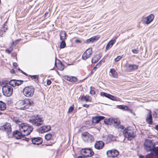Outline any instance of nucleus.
Segmentation results:
<instances>
[{"label":"nucleus","mask_w":158,"mask_h":158,"mask_svg":"<svg viewBox=\"0 0 158 158\" xmlns=\"http://www.w3.org/2000/svg\"><path fill=\"white\" fill-rule=\"evenodd\" d=\"M33 101L31 99L27 98L18 102L16 103V105L19 109L24 110L28 108L30 106L33 105Z\"/></svg>","instance_id":"2"},{"label":"nucleus","mask_w":158,"mask_h":158,"mask_svg":"<svg viewBox=\"0 0 158 158\" xmlns=\"http://www.w3.org/2000/svg\"><path fill=\"white\" fill-rule=\"evenodd\" d=\"M2 91L3 94L6 97L10 96L13 92V88L8 85H5L2 86Z\"/></svg>","instance_id":"4"},{"label":"nucleus","mask_w":158,"mask_h":158,"mask_svg":"<svg viewBox=\"0 0 158 158\" xmlns=\"http://www.w3.org/2000/svg\"><path fill=\"white\" fill-rule=\"evenodd\" d=\"M0 129L2 130L3 131L6 132L9 137L10 136V134L12 136L15 137L17 139H22V138H24V136H25L24 134H22L23 132L17 130L14 131L12 134L11 132V125L9 123L0 126Z\"/></svg>","instance_id":"1"},{"label":"nucleus","mask_w":158,"mask_h":158,"mask_svg":"<svg viewBox=\"0 0 158 158\" xmlns=\"http://www.w3.org/2000/svg\"><path fill=\"white\" fill-rule=\"evenodd\" d=\"M11 72L12 73H15V71L13 69H12L11 70Z\"/></svg>","instance_id":"60"},{"label":"nucleus","mask_w":158,"mask_h":158,"mask_svg":"<svg viewBox=\"0 0 158 158\" xmlns=\"http://www.w3.org/2000/svg\"><path fill=\"white\" fill-rule=\"evenodd\" d=\"M13 48L11 46L9 48L6 49V51L8 54H10L11 53V52L13 51Z\"/></svg>","instance_id":"38"},{"label":"nucleus","mask_w":158,"mask_h":158,"mask_svg":"<svg viewBox=\"0 0 158 158\" xmlns=\"http://www.w3.org/2000/svg\"><path fill=\"white\" fill-rule=\"evenodd\" d=\"M118 36H115L114 38V39L111 40L106 45V52L110 49L112 46L115 42L116 40L117 39Z\"/></svg>","instance_id":"19"},{"label":"nucleus","mask_w":158,"mask_h":158,"mask_svg":"<svg viewBox=\"0 0 158 158\" xmlns=\"http://www.w3.org/2000/svg\"><path fill=\"white\" fill-rule=\"evenodd\" d=\"M99 60V59H96L95 57H94L92 59L91 62L92 63H94L97 62Z\"/></svg>","instance_id":"41"},{"label":"nucleus","mask_w":158,"mask_h":158,"mask_svg":"<svg viewBox=\"0 0 158 158\" xmlns=\"http://www.w3.org/2000/svg\"><path fill=\"white\" fill-rule=\"evenodd\" d=\"M55 65L56 66L57 69L59 70L62 71L64 69V67L62 63L60 62L57 64H56V62L55 63Z\"/></svg>","instance_id":"29"},{"label":"nucleus","mask_w":158,"mask_h":158,"mask_svg":"<svg viewBox=\"0 0 158 158\" xmlns=\"http://www.w3.org/2000/svg\"><path fill=\"white\" fill-rule=\"evenodd\" d=\"M132 51L134 54H137L139 52L138 48L137 49H132Z\"/></svg>","instance_id":"44"},{"label":"nucleus","mask_w":158,"mask_h":158,"mask_svg":"<svg viewBox=\"0 0 158 158\" xmlns=\"http://www.w3.org/2000/svg\"><path fill=\"white\" fill-rule=\"evenodd\" d=\"M155 129L158 131V125H156V126Z\"/></svg>","instance_id":"61"},{"label":"nucleus","mask_w":158,"mask_h":158,"mask_svg":"<svg viewBox=\"0 0 158 158\" xmlns=\"http://www.w3.org/2000/svg\"><path fill=\"white\" fill-rule=\"evenodd\" d=\"M150 153L146 155L145 158H152L153 157L158 156V146L154 147Z\"/></svg>","instance_id":"13"},{"label":"nucleus","mask_w":158,"mask_h":158,"mask_svg":"<svg viewBox=\"0 0 158 158\" xmlns=\"http://www.w3.org/2000/svg\"><path fill=\"white\" fill-rule=\"evenodd\" d=\"M154 17V15L152 14H151L147 17L144 18L143 19L142 21L143 23L148 24L152 21Z\"/></svg>","instance_id":"15"},{"label":"nucleus","mask_w":158,"mask_h":158,"mask_svg":"<svg viewBox=\"0 0 158 158\" xmlns=\"http://www.w3.org/2000/svg\"><path fill=\"white\" fill-rule=\"evenodd\" d=\"M127 71L128 72H131L138 68V66L135 64H126L125 65Z\"/></svg>","instance_id":"16"},{"label":"nucleus","mask_w":158,"mask_h":158,"mask_svg":"<svg viewBox=\"0 0 158 158\" xmlns=\"http://www.w3.org/2000/svg\"><path fill=\"white\" fill-rule=\"evenodd\" d=\"M123 134L125 137L128 138L129 140H131L135 136V134L133 130L128 128H125L123 131Z\"/></svg>","instance_id":"7"},{"label":"nucleus","mask_w":158,"mask_h":158,"mask_svg":"<svg viewBox=\"0 0 158 158\" xmlns=\"http://www.w3.org/2000/svg\"><path fill=\"white\" fill-rule=\"evenodd\" d=\"M106 154L109 157H115L118 155L119 152L117 150L114 149L108 151Z\"/></svg>","instance_id":"12"},{"label":"nucleus","mask_w":158,"mask_h":158,"mask_svg":"<svg viewBox=\"0 0 158 158\" xmlns=\"http://www.w3.org/2000/svg\"><path fill=\"white\" fill-rule=\"evenodd\" d=\"M104 117L99 115L93 117L92 120V123L93 124L98 123L101 120L104 119Z\"/></svg>","instance_id":"22"},{"label":"nucleus","mask_w":158,"mask_h":158,"mask_svg":"<svg viewBox=\"0 0 158 158\" xmlns=\"http://www.w3.org/2000/svg\"><path fill=\"white\" fill-rule=\"evenodd\" d=\"M100 95L101 96H104L113 101H117L118 99V98L105 92H101Z\"/></svg>","instance_id":"17"},{"label":"nucleus","mask_w":158,"mask_h":158,"mask_svg":"<svg viewBox=\"0 0 158 158\" xmlns=\"http://www.w3.org/2000/svg\"><path fill=\"white\" fill-rule=\"evenodd\" d=\"M52 83L51 81L50 80H47V84L48 85H50Z\"/></svg>","instance_id":"50"},{"label":"nucleus","mask_w":158,"mask_h":158,"mask_svg":"<svg viewBox=\"0 0 158 158\" xmlns=\"http://www.w3.org/2000/svg\"><path fill=\"white\" fill-rule=\"evenodd\" d=\"M31 141L34 144L39 145L42 142V139L41 137H33L31 138Z\"/></svg>","instance_id":"21"},{"label":"nucleus","mask_w":158,"mask_h":158,"mask_svg":"<svg viewBox=\"0 0 158 158\" xmlns=\"http://www.w3.org/2000/svg\"><path fill=\"white\" fill-rule=\"evenodd\" d=\"M98 68H99V67H98V66H96H96L94 67L93 69H94V70H95V71H96V70Z\"/></svg>","instance_id":"56"},{"label":"nucleus","mask_w":158,"mask_h":158,"mask_svg":"<svg viewBox=\"0 0 158 158\" xmlns=\"http://www.w3.org/2000/svg\"><path fill=\"white\" fill-rule=\"evenodd\" d=\"M9 84L12 86L15 87L16 86V80L12 79L9 82Z\"/></svg>","instance_id":"32"},{"label":"nucleus","mask_w":158,"mask_h":158,"mask_svg":"<svg viewBox=\"0 0 158 158\" xmlns=\"http://www.w3.org/2000/svg\"><path fill=\"white\" fill-rule=\"evenodd\" d=\"M51 127L50 125L42 126L39 128L37 130L39 133H43L51 130Z\"/></svg>","instance_id":"18"},{"label":"nucleus","mask_w":158,"mask_h":158,"mask_svg":"<svg viewBox=\"0 0 158 158\" xmlns=\"http://www.w3.org/2000/svg\"><path fill=\"white\" fill-rule=\"evenodd\" d=\"M89 93L91 94L94 95L95 94V91L94 90L91 89Z\"/></svg>","instance_id":"46"},{"label":"nucleus","mask_w":158,"mask_h":158,"mask_svg":"<svg viewBox=\"0 0 158 158\" xmlns=\"http://www.w3.org/2000/svg\"><path fill=\"white\" fill-rule=\"evenodd\" d=\"M29 121L33 125L36 126H40L42 125L43 123V120L42 118H40L38 116L30 119Z\"/></svg>","instance_id":"9"},{"label":"nucleus","mask_w":158,"mask_h":158,"mask_svg":"<svg viewBox=\"0 0 158 158\" xmlns=\"http://www.w3.org/2000/svg\"><path fill=\"white\" fill-rule=\"evenodd\" d=\"M118 108L121 109L123 110H127L128 109V107L127 106L120 105L117 106Z\"/></svg>","instance_id":"31"},{"label":"nucleus","mask_w":158,"mask_h":158,"mask_svg":"<svg viewBox=\"0 0 158 158\" xmlns=\"http://www.w3.org/2000/svg\"><path fill=\"white\" fill-rule=\"evenodd\" d=\"M66 45V44L64 40H62L60 43V48H64L65 47Z\"/></svg>","instance_id":"35"},{"label":"nucleus","mask_w":158,"mask_h":158,"mask_svg":"<svg viewBox=\"0 0 158 158\" xmlns=\"http://www.w3.org/2000/svg\"><path fill=\"white\" fill-rule=\"evenodd\" d=\"M20 131L23 132L25 136L28 135L30 134L33 130L32 126L26 123H22L19 126Z\"/></svg>","instance_id":"3"},{"label":"nucleus","mask_w":158,"mask_h":158,"mask_svg":"<svg viewBox=\"0 0 158 158\" xmlns=\"http://www.w3.org/2000/svg\"><path fill=\"white\" fill-rule=\"evenodd\" d=\"M80 98L82 101H85L86 102L88 101L91 102V98L88 95L81 96L80 97Z\"/></svg>","instance_id":"27"},{"label":"nucleus","mask_w":158,"mask_h":158,"mask_svg":"<svg viewBox=\"0 0 158 158\" xmlns=\"http://www.w3.org/2000/svg\"><path fill=\"white\" fill-rule=\"evenodd\" d=\"M104 145V143L102 141H97L94 144V147L97 149L101 150L103 148Z\"/></svg>","instance_id":"20"},{"label":"nucleus","mask_w":158,"mask_h":158,"mask_svg":"<svg viewBox=\"0 0 158 158\" xmlns=\"http://www.w3.org/2000/svg\"><path fill=\"white\" fill-rule=\"evenodd\" d=\"M110 73H111V76L114 78H117L118 76V74L117 72L114 69H110Z\"/></svg>","instance_id":"30"},{"label":"nucleus","mask_w":158,"mask_h":158,"mask_svg":"<svg viewBox=\"0 0 158 158\" xmlns=\"http://www.w3.org/2000/svg\"><path fill=\"white\" fill-rule=\"evenodd\" d=\"M48 14V12H46L44 14V16L45 17Z\"/></svg>","instance_id":"62"},{"label":"nucleus","mask_w":158,"mask_h":158,"mask_svg":"<svg viewBox=\"0 0 158 158\" xmlns=\"http://www.w3.org/2000/svg\"><path fill=\"white\" fill-rule=\"evenodd\" d=\"M20 72L21 73H22L23 74L25 75H27L26 73H25L22 70H21Z\"/></svg>","instance_id":"57"},{"label":"nucleus","mask_w":158,"mask_h":158,"mask_svg":"<svg viewBox=\"0 0 158 158\" xmlns=\"http://www.w3.org/2000/svg\"><path fill=\"white\" fill-rule=\"evenodd\" d=\"M81 154L84 156L89 157L93 156L94 154V152L90 148H85L82 149L80 151Z\"/></svg>","instance_id":"8"},{"label":"nucleus","mask_w":158,"mask_h":158,"mask_svg":"<svg viewBox=\"0 0 158 158\" xmlns=\"http://www.w3.org/2000/svg\"><path fill=\"white\" fill-rule=\"evenodd\" d=\"M112 123L114 124V126L118 130H122L124 129V127L120 125V122L119 119L116 118H112Z\"/></svg>","instance_id":"11"},{"label":"nucleus","mask_w":158,"mask_h":158,"mask_svg":"<svg viewBox=\"0 0 158 158\" xmlns=\"http://www.w3.org/2000/svg\"><path fill=\"white\" fill-rule=\"evenodd\" d=\"M13 66L14 68H16V67L18 66L17 63L16 62H14L13 63Z\"/></svg>","instance_id":"51"},{"label":"nucleus","mask_w":158,"mask_h":158,"mask_svg":"<svg viewBox=\"0 0 158 158\" xmlns=\"http://www.w3.org/2000/svg\"><path fill=\"white\" fill-rule=\"evenodd\" d=\"M154 116L156 118H158V110H157L155 112V114H154Z\"/></svg>","instance_id":"45"},{"label":"nucleus","mask_w":158,"mask_h":158,"mask_svg":"<svg viewBox=\"0 0 158 158\" xmlns=\"http://www.w3.org/2000/svg\"><path fill=\"white\" fill-rule=\"evenodd\" d=\"M2 114H3V113H2V112H1V111H0V115H1Z\"/></svg>","instance_id":"64"},{"label":"nucleus","mask_w":158,"mask_h":158,"mask_svg":"<svg viewBox=\"0 0 158 158\" xmlns=\"http://www.w3.org/2000/svg\"><path fill=\"white\" fill-rule=\"evenodd\" d=\"M15 123H16L18 124L19 125L20 124V123H21L19 121V119H17Z\"/></svg>","instance_id":"55"},{"label":"nucleus","mask_w":158,"mask_h":158,"mask_svg":"<svg viewBox=\"0 0 158 158\" xmlns=\"http://www.w3.org/2000/svg\"><path fill=\"white\" fill-rule=\"evenodd\" d=\"M66 33L65 31H61L60 32V36L61 40H65L66 39Z\"/></svg>","instance_id":"28"},{"label":"nucleus","mask_w":158,"mask_h":158,"mask_svg":"<svg viewBox=\"0 0 158 158\" xmlns=\"http://www.w3.org/2000/svg\"><path fill=\"white\" fill-rule=\"evenodd\" d=\"M92 53V48H89L87 49L85 52L83 54L82 58L84 60H86L89 58Z\"/></svg>","instance_id":"14"},{"label":"nucleus","mask_w":158,"mask_h":158,"mask_svg":"<svg viewBox=\"0 0 158 158\" xmlns=\"http://www.w3.org/2000/svg\"><path fill=\"white\" fill-rule=\"evenodd\" d=\"M18 119L16 118H15L14 117L13 118V120L15 122H16L17 120Z\"/></svg>","instance_id":"59"},{"label":"nucleus","mask_w":158,"mask_h":158,"mask_svg":"<svg viewBox=\"0 0 158 158\" xmlns=\"http://www.w3.org/2000/svg\"><path fill=\"white\" fill-rule=\"evenodd\" d=\"M31 139H30L29 138H27L25 137V136H24V138H22V139L23 140H25V141L28 142L29 140Z\"/></svg>","instance_id":"49"},{"label":"nucleus","mask_w":158,"mask_h":158,"mask_svg":"<svg viewBox=\"0 0 158 158\" xmlns=\"http://www.w3.org/2000/svg\"><path fill=\"white\" fill-rule=\"evenodd\" d=\"M20 40H21L20 39L15 40V41H13L11 43V45H15L20 41Z\"/></svg>","instance_id":"39"},{"label":"nucleus","mask_w":158,"mask_h":158,"mask_svg":"<svg viewBox=\"0 0 158 158\" xmlns=\"http://www.w3.org/2000/svg\"><path fill=\"white\" fill-rule=\"evenodd\" d=\"M10 81L8 80H4L2 81V84L3 85H8V84H9V82Z\"/></svg>","instance_id":"43"},{"label":"nucleus","mask_w":158,"mask_h":158,"mask_svg":"<svg viewBox=\"0 0 158 158\" xmlns=\"http://www.w3.org/2000/svg\"><path fill=\"white\" fill-rule=\"evenodd\" d=\"M63 77L64 79L70 82H75L77 81V78L74 77L65 75Z\"/></svg>","instance_id":"24"},{"label":"nucleus","mask_w":158,"mask_h":158,"mask_svg":"<svg viewBox=\"0 0 158 158\" xmlns=\"http://www.w3.org/2000/svg\"><path fill=\"white\" fill-rule=\"evenodd\" d=\"M102 60H101L97 64L96 66H98V67H99L101 65V61Z\"/></svg>","instance_id":"52"},{"label":"nucleus","mask_w":158,"mask_h":158,"mask_svg":"<svg viewBox=\"0 0 158 158\" xmlns=\"http://www.w3.org/2000/svg\"><path fill=\"white\" fill-rule=\"evenodd\" d=\"M35 91V89L32 86H27L23 89L24 95L27 97H32Z\"/></svg>","instance_id":"6"},{"label":"nucleus","mask_w":158,"mask_h":158,"mask_svg":"<svg viewBox=\"0 0 158 158\" xmlns=\"http://www.w3.org/2000/svg\"><path fill=\"white\" fill-rule=\"evenodd\" d=\"M110 119L109 118L107 120L105 119L104 120V123L107 124H109V122H110Z\"/></svg>","instance_id":"47"},{"label":"nucleus","mask_w":158,"mask_h":158,"mask_svg":"<svg viewBox=\"0 0 158 158\" xmlns=\"http://www.w3.org/2000/svg\"><path fill=\"white\" fill-rule=\"evenodd\" d=\"M144 148L147 152L151 151L154 147L155 146V144L152 140L146 139L144 142Z\"/></svg>","instance_id":"5"},{"label":"nucleus","mask_w":158,"mask_h":158,"mask_svg":"<svg viewBox=\"0 0 158 158\" xmlns=\"http://www.w3.org/2000/svg\"><path fill=\"white\" fill-rule=\"evenodd\" d=\"M81 136L83 140L86 142H92L94 141V137L87 132L81 134Z\"/></svg>","instance_id":"10"},{"label":"nucleus","mask_w":158,"mask_h":158,"mask_svg":"<svg viewBox=\"0 0 158 158\" xmlns=\"http://www.w3.org/2000/svg\"><path fill=\"white\" fill-rule=\"evenodd\" d=\"M30 77L32 79H35V80H38V76L37 75H29Z\"/></svg>","instance_id":"37"},{"label":"nucleus","mask_w":158,"mask_h":158,"mask_svg":"<svg viewBox=\"0 0 158 158\" xmlns=\"http://www.w3.org/2000/svg\"><path fill=\"white\" fill-rule=\"evenodd\" d=\"M17 69L19 71H20V72H21V70L19 68V67H18Z\"/></svg>","instance_id":"63"},{"label":"nucleus","mask_w":158,"mask_h":158,"mask_svg":"<svg viewBox=\"0 0 158 158\" xmlns=\"http://www.w3.org/2000/svg\"><path fill=\"white\" fill-rule=\"evenodd\" d=\"M114 137L112 135H110L107 138V140H108V141L109 142H110L114 140Z\"/></svg>","instance_id":"34"},{"label":"nucleus","mask_w":158,"mask_h":158,"mask_svg":"<svg viewBox=\"0 0 158 158\" xmlns=\"http://www.w3.org/2000/svg\"><path fill=\"white\" fill-rule=\"evenodd\" d=\"M74 106V105H73L71 106L69 109L68 112L69 113L72 112L73 110Z\"/></svg>","instance_id":"40"},{"label":"nucleus","mask_w":158,"mask_h":158,"mask_svg":"<svg viewBox=\"0 0 158 158\" xmlns=\"http://www.w3.org/2000/svg\"><path fill=\"white\" fill-rule=\"evenodd\" d=\"M84 107L88 108L89 107V105L86 104H84L82 105Z\"/></svg>","instance_id":"53"},{"label":"nucleus","mask_w":158,"mask_h":158,"mask_svg":"<svg viewBox=\"0 0 158 158\" xmlns=\"http://www.w3.org/2000/svg\"><path fill=\"white\" fill-rule=\"evenodd\" d=\"M16 86H19L23 84V81L22 80H16Z\"/></svg>","instance_id":"36"},{"label":"nucleus","mask_w":158,"mask_h":158,"mask_svg":"<svg viewBox=\"0 0 158 158\" xmlns=\"http://www.w3.org/2000/svg\"><path fill=\"white\" fill-rule=\"evenodd\" d=\"M52 137V135L50 133L46 134L45 136V138L47 140H50Z\"/></svg>","instance_id":"33"},{"label":"nucleus","mask_w":158,"mask_h":158,"mask_svg":"<svg viewBox=\"0 0 158 158\" xmlns=\"http://www.w3.org/2000/svg\"><path fill=\"white\" fill-rule=\"evenodd\" d=\"M122 56H118L116 58L114 59V60L115 62H118L122 58Z\"/></svg>","instance_id":"42"},{"label":"nucleus","mask_w":158,"mask_h":158,"mask_svg":"<svg viewBox=\"0 0 158 158\" xmlns=\"http://www.w3.org/2000/svg\"><path fill=\"white\" fill-rule=\"evenodd\" d=\"M139 158H145V157H144V156L142 155H140L139 156Z\"/></svg>","instance_id":"58"},{"label":"nucleus","mask_w":158,"mask_h":158,"mask_svg":"<svg viewBox=\"0 0 158 158\" xmlns=\"http://www.w3.org/2000/svg\"><path fill=\"white\" fill-rule=\"evenodd\" d=\"M95 71V70H94V69H93L91 71L90 73V74L91 75H92L94 73V72Z\"/></svg>","instance_id":"54"},{"label":"nucleus","mask_w":158,"mask_h":158,"mask_svg":"<svg viewBox=\"0 0 158 158\" xmlns=\"http://www.w3.org/2000/svg\"><path fill=\"white\" fill-rule=\"evenodd\" d=\"M99 38L100 37L98 35L93 36L86 40L85 41H84V43H85L87 44L92 43L98 40Z\"/></svg>","instance_id":"23"},{"label":"nucleus","mask_w":158,"mask_h":158,"mask_svg":"<svg viewBox=\"0 0 158 158\" xmlns=\"http://www.w3.org/2000/svg\"><path fill=\"white\" fill-rule=\"evenodd\" d=\"M75 42L76 43H81L82 42L81 40L78 39L75 40Z\"/></svg>","instance_id":"48"},{"label":"nucleus","mask_w":158,"mask_h":158,"mask_svg":"<svg viewBox=\"0 0 158 158\" xmlns=\"http://www.w3.org/2000/svg\"><path fill=\"white\" fill-rule=\"evenodd\" d=\"M6 22L4 23L3 27L0 30V36L1 37H3L5 33L8 29V26L6 24Z\"/></svg>","instance_id":"25"},{"label":"nucleus","mask_w":158,"mask_h":158,"mask_svg":"<svg viewBox=\"0 0 158 158\" xmlns=\"http://www.w3.org/2000/svg\"><path fill=\"white\" fill-rule=\"evenodd\" d=\"M146 121L148 124L152 125L153 123L152 121V118L151 112H149L146 118Z\"/></svg>","instance_id":"26"}]
</instances>
